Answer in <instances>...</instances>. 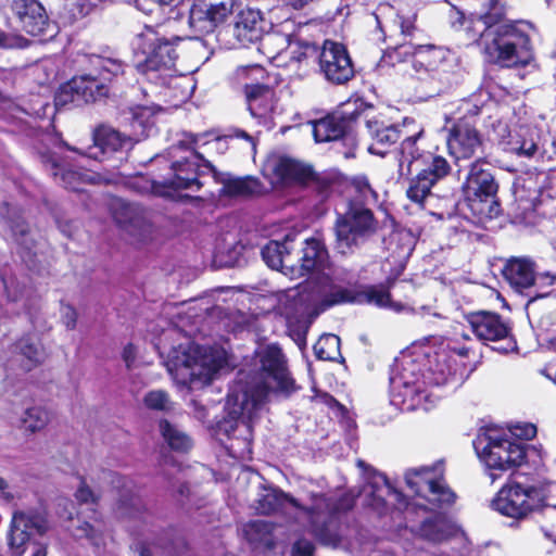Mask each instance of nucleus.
<instances>
[{
    "instance_id": "obj_48",
    "label": "nucleus",
    "mask_w": 556,
    "mask_h": 556,
    "mask_svg": "<svg viewBox=\"0 0 556 556\" xmlns=\"http://www.w3.org/2000/svg\"><path fill=\"white\" fill-rule=\"evenodd\" d=\"M271 525L264 520H253L242 528L243 536L252 544H268Z\"/></svg>"
},
{
    "instance_id": "obj_28",
    "label": "nucleus",
    "mask_w": 556,
    "mask_h": 556,
    "mask_svg": "<svg viewBox=\"0 0 556 556\" xmlns=\"http://www.w3.org/2000/svg\"><path fill=\"white\" fill-rule=\"evenodd\" d=\"M293 240L291 235L285 237L283 242L269 241L262 249V257L264 262L273 269H282L286 275L294 278L295 263L291 256L290 242Z\"/></svg>"
},
{
    "instance_id": "obj_41",
    "label": "nucleus",
    "mask_w": 556,
    "mask_h": 556,
    "mask_svg": "<svg viewBox=\"0 0 556 556\" xmlns=\"http://www.w3.org/2000/svg\"><path fill=\"white\" fill-rule=\"evenodd\" d=\"M159 430L166 444L176 452H188L192 447L191 438L166 419H161Z\"/></svg>"
},
{
    "instance_id": "obj_39",
    "label": "nucleus",
    "mask_w": 556,
    "mask_h": 556,
    "mask_svg": "<svg viewBox=\"0 0 556 556\" xmlns=\"http://www.w3.org/2000/svg\"><path fill=\"white\" fill-rule=\"evenodd\" d=\"M15 350L18 352L16 361L22 363L24 370H30L46 358L45 349L34 336L21 339L16 343Z\"/></svg>"
},
{
    "instance_id": "obj_8",
    "label": "nucleus",
    "mask_w": 556,
    "mask_h": 556,
    "mask_svg": "<svg viewBox=\"0 0 556 556\" xmlns=\"http://www.w3.org/2000/svg\"><path fill=\"white\" fill-rule=\"evenodd\" d=\"M415 367L412 361H403L395 366L390 377L391 401L402 410L427 412L435 405L439 397L424 388Z\"/></svg>"
},
{
    "instance_id": "obj_44",
    "label": "nucleus",
    "mask_w": 556,
    "mask_h": 556,
    "mask_svg": "<svg viewBox=\"0 0 556 556\" xmlns=\"http://www.w3.org/2000/svg\"><path fill=\"white\" fill-rule=\"evenodd\" d=\"M224 192L232 197L251 195L260 190V182L253 177H227L223 181Z\"/></svg>"
},
{
    "instance_id": "obj_27",
    "label": "nucleus",
    "mask_w": 556,
    "mask_h": 556,
    "mask_svg": "<svg viewBox=\"0 0 556 556\" xmlns=\"http://www.w3.org/2000/svg\"><path fill=\"white\" fill-rule=\"evenodd\" d=\"M11 8L18 17L22 28L31 36L45 33L48 17L37 0H10Z\"/></svg>"
},
{
    "instance_id": "obj_40",
    "label": "nucleus",
    "mask_w": 556,
    "mask_h": 556,
    "mask_svg": "<svg viewBox=\"0 0 556 556\" xmlns=\"http://www.w3.org/2000/svg\"><path fill=\"white\" fill-rule=\"evenodd\" d=\"M345 130V123L336 116H327L313 125V135L316 142L338 140L344 136Z\"/></svg>"
},
{
    "instance_id": "obj_19",
    "label": "nucleus",
    "mask_w": 556,
    "mask_h": 556,
    "mask_svg": "<svg viewBox=\"0 0 556 556\" xmlns=\"http://www.w3.org/2000/svg\"><path fill=\"white\" fill-rule=\"evenodd\" d=\"M47 139L53 143V148L50 149L43 146L39 149V154L41 162L51 172V175L58 184L62 185L66 189L83 191V185L94 181L92 173H80L72 169H65L63 166V159L60 156L62 144L59 139L52 136H49Z\"/></svg>"
},
{
    "instance_id": "obj_46",
    "label": "nucleus",
    "mask_w": 556,
    "mask_h": 556,
    "mask_svg": "<svg viewBox=\"0 0 556 556\" xmlns=\"http://www.w3.org/2000/svg\"><path fill=\"white\" fill-rule=\"evenodd\" d=\"M315 355L323 361H337L341 357L340 338L332 333L323 334L314 345Z\"/></svg>"
},
{
    "instance_id": "obj_37",
    "label": "nucleus",
    "mask_w": 556,
    "mask_h": 556,
    "mask_svg": "<svg viewBox=\"0 0 556 556\" xmlns=\"http://www.w3.org/2000/svg\"><path fill=\"white\" fill-rule=\"evenodd\" d=\"M165 79H159L156 85L164 86L166 89L165 94L177 105L189 99L195 88L193 79L186 75H177L172 72L170 75H165Z\"/></svg>"
},
{
    "instance_id": "obj_26",
    "label": "nucleus",
    "mask_w": 556,
    "mask_h": 556,
    "mask_svg": "<svg viewBox=\"0 0 556 556\" xmlns=\"http://www.w3.org/2000/svg\"><path fill=\"white\" fill-rule=\"evenodd\" d=\"M115 222L130 236L143 240L150 233L151 225L144 210L136 203L116 201L113 206Z\"/></svg>"
},
{
    "instance_id": "obj_59",
    "label": "nucleus",
    "mask_w": 556,
    "mask_h": 556,
    "mask_svg": "<svg viewBox=\"0 0 556 556\" xmlns=\"http://www.w3.org/2000/svg\"><path fill=\"white\" fill-rule=\"evenodd\" d=\"M192 414L201 422H206L208 416V408L201 404L199 401L193 400L191 402Z\"/></svg>"
},
{
    "instance_id": "obj_10",
    "label": "nucleus",
    "mask_w": 556,
    "mask_h": 556,
    "mask_svg": "<svg viewBox=\"0 0 556 556\" xmlns=\"http://www.w3.org/2000/svg\"><path fill=\"white\" fill-rule=\"evenodd\" d=\"M475 450L481 462L492 470L505 471L518 467L526 458L523 443L513 440L509 434L494 431L479 435Z\"/></svg>"
},
{
    "instance_id": "obj_53",
    "label": "nucleus",
    "mask_w": 556,
    "mask_h": 556,
    "mask_svg": "<svg viewBox=\"0 0 556 556\" xmlns=\"http://www.w3.org/2000/svg\"><path fill=\"white\" fill-rule=\"evenodd\" d=\"M1 280L8 299L10 301H17V299L22 294V290L16 279L14 277H2Z\"/></svg>"
},
{
    "instance_id": "obj_58",
    "label": "nucleus",
    "mask_w": 556,
    "mask_h": 556,
    "mask_svg": "<svg viewBox=\"0 0 556 556\" xmlns=\"http://www.w3.org/2000/svg\"><path fill=\"white\" fill-rule=\"evenodd\" d=\"M546 515L552 517L551 530H547L545 526H542V530L546 538L556 543V507H547Z\"/></svg>"
},
{
    "instance_id": "obj_32",
    "label": "nucleus",
    "mask_w": 556,
    "mask_h": 556,
    "mask_svg": "<svg viewBox=\"0 0 556 556\" xmlns=\"http://www.w3.org/2000/svg\"><path fill=\"white\" fill-rule=\"evenodd\" d=\"M504 276L513 288L522 292L531 289L535 280L534 263L527 257H514L504 268Z\"/></svg>"
},
{
    "instance_id": "obj_16",
    "label": "nucleus",
    "mask_w": 556,
    "mask_h": 556,
    "mask_svg": "<svg viewBox=\"0 0 556 556\" xmlns=\"http://www.w3.org/2000/svg\"><path fill=\"white\" fill-rule=\"evenodd\" d=\"M466 320L478 340L484 343L502 342L498 348H495L497 351L508 353L517 349L508 325L498 314L479 311L468 314Z\"/></svg>"
},
{
    "instance_id": "obj_52",
    "label": "nucleus",
    "mask_w": 556,
    "mask_h": 556,
    "mask_svg": "<svg viewBox=\"0 0 556 556\" xmlns=\"http://www.w3.org/2000/svg\"><path fill=\"white\" fill-rule=\"evenodd\" d=\"M353 187L363 202H370L377 200L376 192L371 189L366 177L355 178L353 181Z\"/></svg>"
},
{
    "instance_id": "obj_25",
    "label": "nucleus",
    "mask_w": 556,
    "mask_h": 556,
    "mask_svg": "<svg viewBox=\"0 0 556 556\" xmlns=\"http://www.w3.org/2000/svg\"><path fill=\"white\" fill-rule=\"evenodd\" d=\"M266 22L258 10L247 8L241 10L231 27V34L238 46L249 47L263 37Z\"/></svg>"
},
{
    "instance_id": "obj_57",
    "label": "nucleus",
    "mask_w": 556,
    "mask_h": 556,
    "mask_svg": "<svg viewBox=\"0 0 556 556\" xmlns=\"http://www.w3.org/2000/svg\"><path fill=\"white\" fill-rule=\"evenodd\" d=\"M75 497L79 503H93L96 501V495L90 490V488L86 484L85 481H81L76 493Z\"/></svg>"
},
{
    "instance_id": "obj_1",
    "label": "nucleus",
    "mask_w": 556,
    "mask_h": 556,
    "mask_svg": "<svg viewBox=\"0 0 556 556\" xmlns=\"http://www.w3.org/2000/svg\"><path fill=\"white\" fill-rule=\"evenodd\" d=\"M405 481L415 494L412 502L393 489L381 473L369 477L359 497L364 505L380 516L389 511V505H393L391 519L395 526L409 528L425 540L440 543L451 538L457 531L456 526L437 510L450 507L456 496L445 484L441 467L410 469L405 475Z\"/></svg>"
},
{
    "instance_id": "obj_36",
    "label": "nucleus",
    "mask_w": 556,
    "mask_h": 556,
    "mask_svg": "<svg viewBox=\"0 0 556 556\" xmlns=\"http://www.w3.org/2000/svg\"><path fill=\"white\" fill-rule=\"evenodd\" d=\"M12 424L20 426L27 432L35 433L46 428L50 420L49 412L39 406L25 409L14 408L9 416Z\"/></svg>"
},
{
    "instance_id": "obj_5",
    "label": "nucleus",
    "mask_w": 556,
    "mask_h": 556,
    "mask_svg": "<svg viewBox=\"0 0 556 556\" xmlns=\"http://www.w3.org/2000/svg\"><path fill=\"white\" fill-rule=\"evenodd\" d=\"M225 363L222 351L190 343L173 349L165 365L177 384L199 389L208 384Z\"/></svg>"
},
{
    "instance_id": "obj_43",
    "label": "nucleus",
    "mask_w": 556,
    "mask_h": 556,
    "mask_svg": "<svg viewBox=\"0 0 556 556\" xmlns=\"http://www.w3.org/2000/svg\"><path fill=\"white\" fill-rule=\"evenodd\" d=\"M358 302L372 304L378 307H388L394 309L396 312L402 309V305L399 303H394L390 293L384 286H369L366 287L358 294Z\"/></svg>"
},
{
    "instance_id": "obj_35",
    "label": "nucleus",
    "mask_w": 556,
    "mask_h": 556,
    "mask_svg": "<svg viewBox=\"0 0 556 556\" xmlns=\"http://www.w3.org/2000/svg\"><path fill=\"white\" fill-rule=\"evenodd\" d=\"M316 301H318L321 308L325 309L336 304L350 302L352 298L350 292L336 285L328 274L321 273V275L317 277Z\"/></svg>"
},
{
    "instance_id": "obj_55",
    "label": "nucleus",
    "mask_w": 556,
    "mask_h": 556,
    "mask_svg": "<svg viewBox=\"0 0 556 556\" xmlns=\"http://www.w3.org/2000/svg\"><path fill=\"white\" fill-rule=\"evenodd\" d=\"M314 544L305 539L298 540L292 547V556H314Z\"/></svg>"
},
{
    "instance_id": "obj_61",
    "label": "nucleus",
    "mask_w": 556,
    "mask_h": 556,
    "mask_svg": "<svg viewBox=\"0 0 556 556\" xmlns=\"http://www.w3.org/2000/svg\"><path fill=\"white\" fill-rule=\"evenodd\" d=\"M451 351H453L455 354L462 356V357H468L471 351L470 346L467 345H458L456 343H453L450 345Z\"/></svg>"
},
{
    "instance_id": "obj_11",
    "label": "nucleus",
    "mask_w": 556,
    "mask_h": 556,
    "mask_svg": "<svg viewBox=\"0 0 556 556\" xmlns=\"http://www.w3.org/2000/svg\"><path fill=\"white\" fill-rule=\"evenodd\" d=\"M376 230L372 212L363 203L352 201L336 223V249L341 254L354 251Z\"/></svg>"
},
{
    "instance_id": "obj_17",
    "label": "nucleus",
    "mask_w": 556,
    "mask_h": 556,
    "mask_svg": "<svg viewBox=\"0 0 556 556\" xmlns=\"http://www.w3.org/2000/svg\"><path fill=\"white\" fill-rule=\"evenodd\" d=\"M50 523L42 511H15L9 531V546L13 555L22 556L33 534L43 535Z\"/></svg>"
},
{
    "instance_id": "obj_64",
    "label": "nucleus",
    "mask_w": 556,
    "mask_h": 556,
    "mask_svg": "<svg viewBox=\"0 0 556 556\" xmlns=\"http://www.w3.org/2000/svg\"><path fill=\"white\" fill-rule=\"evenodd\" d=\"M541 372L556 384V367L548 365Z\"/></svg>"
},
{
    "instance_id": "obj_31",
    "label": "nucleus",
    "mask_w": 556,
    "mask_h": 556,
    "mask_svg": "<svg viewBox=\"0 0 556 556\" xmlns=\"http://www.w3.org/2000/svg\"><path fill=\"white\" fill-rule=\"evenodd\" d=\"M248 109L254 118L267 125L274 109V91L262 85L247 86Z\"/></svg>"
},
{
    "instance_id": "obj_9",
    "label": "nucleus",
    "mask_w": 556,
    "mask_h": 556,
    "mask_svg": "<svg viewBox=\"0 0 556 556\" xmlns=\"http://www.w3.org/2000/svg\"><path fill=\"white\" fill-rule=\"evenodd\" d=\"M353 497L343 494L340 497L313 495L309 507L301 509L304 511L311 532L323 543L337 546L340 542L337 532L338 515L353 506Z\"/></svg>"
},
{
    "instance_id": "obj_15",
    "label": "nucleus",
    "mask_w": 556,
    "mask_h": 556,
    "mask_svg": "<svg viewBox=\"0 0 556 556\" xmlns=\"http://www.w3.org/2000/svg\"><path fill=\"white\" fill-rule=\"evenodd\" d=\"M238 0H194L188 16V25L197 35L213 33L232 14Z\"/></svg>"
},
{
    "instance_id": "obj_22",
    "label": "nucleus",
    "mask_w": 556,
    "mask_h": 556,
    "mask_svg": "<svg viewBox=\"0 0 556 556\" xmlns=\"http://www.w3.org/2000/svg\"><path fill=\"white\" fill-rule=\"evenodd\" d=\"M497 184L491 173L489 163L478 160L470 165L463 190L470 201H486L493 199L497 192Z\"/></svg>"
},
{
    "instance_id": "obj_49",
    "label": "nucleus",
    "mask_w": 556,
    "mask_h": 556,
    "mask_svg": "<svg viewBox=\"0 0 556 556\" xmlns=\"http://www.w3.org/2000/svg\"><path fill=\"white\" fill-rule=\"evenodd\" d=\"M531 289L533 299L556 296V275L549 271L538 274Z\"/></svg>"
},
{
    "instance_id": "obj_3",
    "label": "nucleus",
    "mask_w": 556,
    "mask_h": 556,
    "mask_svg": "<svg viewBox=\"0 0 556 556\" xmlns=\"http://www.w3.org/2000/svg\"><path fill=\"white\" fill-rule=\"evenodd\" d=\"M452 26L464 30L467 39L478 42L486 59L505 67L527 64L531 58L529 37L521 23L500 22L493 14L465 16L455 11Z\"/></svg>"
},
{
    "instance_id": "obj_63",
    "label": "nucleus",
    "mask_w": 556,
    "mask_h": 556,
    "mask_svg": "<svg viewBox=\"0 0 556 556\" xmlns=\"http://www.w3.org/2000/svg\"><path fill=\"white\" fill-rule=\"evenodd\" d=\"M236 138H242L244 139L251 147V150L254 151L255 150V141H254V138L251 137L248 132H245L244 130H235V135H233Z\"/></svg>"
},
{
    "instance_id": "obj_18",
    "label": "nucleus",
    "mask_w": 556,
    "mask_h": 556,
    "mask_svg": "<svg viewBox=\"0 0 556 556\" xmlns=\"http://www.w3.org/2000/svg\"><path fill=\"white\" fill-rule=\"evenodd\" d=\"M319 71L325 79L343 85L354 77V66L346 48L336 41L325 40L318 54Z\"/></svg>"
},
{
    "instance_id": "obj_21",
    "label": "nucleus",
    "mask_w": 556,
    "mask_h": 556,
    "mask_svg": "<svg viewBox=\"0 0 556 556\" xmlns=\"http://www.w3.org/2000/svg\"><path fill=\"white\" fill-rule=\"evenodd\" d=\"M368 132L372 139V143L368 150L372 154L383 155L384 148L396 142L400 137L407 138L408 134H415L419 127L413 118H404L402 125L387 124L383 121L370 119L366 124Z\"/></svg>"
},
{
    "instance_id": "obj_60",
    "label": "nucleus",
    "mask_w": 556,
    "mask_h": 556,
    "mask_svg": "<svg viewBox=\"0 0 556 556\" xmlns=\"http://www.w3.org/2000/svg\"><path fill=\"white\" fill-rule=\"evenodd\" d=\"M459 109L465 114H470L472 116L479 114L480 112V108L476 103H473L472 100H464Z\"/></svg>"
},
{
    "instance_id": "obj_29",
    "label": "nucleus",
    "mask_w": 556,
    "mask_h": 556,
    "mask_svg": "<svg viewBox=\"0 0 556 556\" xmlns=\"http://www.w3.org/2000/svg\"><path fill=\"white\" fill-rule=\"evenodd\" d=\"M328 253L319 239L311 238L305 240L302 250L300 264H295L294 277L305 276L312 271H323L326 268Z\"/></svg>"
},
{
    "instance_id": "obj_45",
    "label": "nucleus",
    "mask_w": 556,
    "mask_h": 556,
    "mask_svg": "<svg viewBox=\"0 0 556 556\" xmlns=\"http://www.w3.org/2000/svg\"><path fill=\"white\" fill-rule=\"evenodd\" d=\"M275 173L283 180H305L311 172L295 160L281 157L275 165Z\"/></svg>"
},
{
    "instance_id": "obj_42",
    "label": "nucleus",
    "mask_w": 556,
    "mask_h": 556,
    "mask_svg": "<svg viewBox=\"0 0 556 556\" xmlns=\"http://www.w3.org/2000/svg\"><path fill=\"white\" fill-rule=\"evenodd\" d=\"M71 531L76 539H87L97 549L105 544L104 526L98 520L93 523L78 520L76 526L71 527Z\"/></svg>"
},
{
    "instance_id": "obj_2",
    "label": "nucleus",
    "mask_w": 556,
    "mask_h": 556,
    "mask_svg": "<svg viewBox=\"0 0 556 556\" xmlns=\"http://www.w3.org/2000/svg\"><path fill=\"white\" fill-rule=\"evenodd\" d=\"M287 359L277 344L262 345L255 351L253 367L230 389L225 405L226 416L216 424L214 434L232 457L245 459L252 454L253 422L263 410L270 392L293 390Z\"/></svg>"
},
{
    "instance_id": "obj_38",
    "label": "nucleus",
    "mask_w": 556,
    "mask_h": 556,
    "mask_svg": "<svg viewBox=\"0 0 556 556\" xmlns=\"http://www.w3.org/2000/svg\"><path fill=\"white\" fill-rule=\"evenodd\" d=\"M300 507L298 501L277 489H264L256 500L255 509L262 515L285 509L287 506Z\"/></svg>"
},
{
    "instance_id": "obj_51",
    "label": "nucleus",
    "mask_w": 556,
    "mask_h": 556,
    "mask_svg": "<svg viewBox=\"0 0 556 556\" xmlns=\"http://www.w3.org/2000/svg\"><path fill=\"white\" fill-rule=\"evenodd\" d=\"M143 404L148 409L159 412H168L173 408L169 395L163 390L149 391L143 397Z\"/></svg>"
},
{
    "instance_id": "obj_14",
    "label": "nucleus",
    "mask_w": 556,
    "mask_h": 556,
    "mask_svg": "<svg viewBox=\"0 0 556 556\" xmlns=\"http://www.w3.org/2000/svg\"><path fill=\"white\" fill-rule=\"evenodd\" d=\"M451 53L434 46H419L413 55V68L419 79L426 76L438 81L435 92H442L450 86L448 62Z\"/></svg>"
},
{
    "instance_id": "obj_12",
    "label": "nucleus",
    "mask_w": 556,
    "mask_h": 556,
    "mask_svg": "<svg viewBox=\"0 0 556 556\" xmlns=\"http://www.w3.org/2000/svg\"><path fill=\"white\" fill-rule=\"evenodd\" d=\"M422 131V129H418L415 134L407 132V138L403 139L400 149L399 174L401 177L408 176L415 169L418 173H425L428 178H433L437 184L450 173L451 166L443 156L419 150L416 143Z\"/></svg>"
},
{
    "instance_id": "obj_23",
    "label": "nucleus",
    "mask_w": 556,
    "mask_h": 556,
    "mask_svg": "<svg viewBox=\"0 0 556 556\" xmlns=\"http://www.w3.org/2000/svg\"><path fill=\"white\" fill-rule=\"evenodd\" d=\"M94 146L84 153L88 159L103 161L111 153H121L129 150L136 142L130 134H122L109 126H101L93 135Z\"/></svg>"
},
{
    "instance_id": "obj_50",
    "label": "nucleus",
    "mask_w": 556,
    "mask_h": 556,
    "mask_svg": "<svg viewBox=\"0 0 556 556\" xmlns=\"http://www.w3.org/2000/svg\"><path fill=\"white\" fill-rule=\"evenodd\" d=\"M391 243H396L397 247L394 253L400 260H406L412 254L416 239L414 235L408 230H399L391 237Z\"/></svg>"
},
{
    "instance_id": "obj_54",
    "label": "nucleus",
    "mask_w": 556,
    "mask_h": 556,
    "mask_svg": "<svg viewBox=\"0 0 556 556\" xmlns=\"http://www.w3.org/2000/svg\"><path fill=\"white\" fill-rule=\"evenodd\" d=\"M60 313H61V320H62L63 325L67 329H74L76 326V321H77L76 309L71 305L62 304Z\"/></svg>"
},
{
    "instance_id": "obj_56",
    "label": "nucleus",
    "mask_w": 556,
    "mask_h": 556,
    "mask_svg": "<svg viewBox=\"0 0 556 556\" xmlns=\"http://www.w3.org/2000/svg\"><path fill=\"white\" fill-rule=\"evenodd\" d=\"M513 434L523 440H531L536 434V427L532 424L517 425L514 428Z\"/></svg>"
},
{
    "instance_id": "obj_47",
    "label": "nucleus",
    "mask_w": 556,
    "mask_h": 556,
    "mask_svg": "<svg viewBox=\"0 0 556 556\" xmlns=\"http://www.w3.org/2000/svg\"><path fill=\"white\" fill-rule=\"evenodd\" d=\"M434 185L433 178H428L425 173H418L409 182L407 198L417 204H422L430 197Z\"/></svg>"
},
{
    "instance_id": "obj_34",
    "label": "nucleus",
    "mask_w": 556,
    "mask_h": 556,
    "mask_svg": "<svg viewBox=\"0 0 556 556\" xmlns=\"http://www.w3.org/2000/svg\"><path fill=\"white\" fill-rule=\"evenodd\" d=\"M291 38L289 35L271 31L263 35L260 39L257 51L263 54L269 62L277 66L283 65L285 54L290 46Z\"/></svg>"
},
{
    "instance_id": "obj_20",
    "label": "nucleus",
    "mask_w": 556,
    "mask_h": 556,
    "mask_svg": "<svg viewBox=\"0 0 556 556\" xmlns=\"http://www.w3.org/2000/svg\"><path fill=\"white\" fill-rule=\"evenodd\" d=\"M446 144L450 155L458 162L470 159L481 151L483 140L475 125L465 116L458 118L451 128Z\"/></svg>"
},
{
    "instance_id": "obj_13",
    "label": "nucleus",
    "mask_w": 556,
    "mask_h": 556,
    "mask_svg": "<svg viewBox=\"0 0 556 556\" xmlns=\"http://www.w3.org/2000/svg\"><path fill=\"white\" fill-rule=\"evenodd\" d=\"M492 507L500 514L515 519L525 518L529 513L542 509L543 516L552 520V517L545 511L547 507L552 506L545 504L543 491L519 483L503 486L493 500Z\"/></svg>"
},
{
    "instance_id": "obj_7",
    "label": "nucleus",
    "mask_w": 556,
    "mask_h": 556,
    "mask_svg": "<svg viewBox=\"0 0 556 556\" xmlns=\"http://www.w3.org/2000/svg\"><path fill=\"white\" fill-rule=\"evenodd\" d=\"M179 40L178 36L172 39L166 38L160 28L143 26L136 33L132 40L135 51L143 55V60L137 64L138 72L153 84H157L159 79H165V75L177 72L175 68L176 42Z\"/></svg>"
},
{
    "instance_id": "obj_62",
    "label": "nucleus",
    "mask_w": 556,
    "mask_h": 556,
    "mask_svg": "<svg viewBox=\"0 0 556 556\" xmlns=\"http://www.w3.org/2000/svg\"><path fill=\"white\" fill-rule=\"evenodd\" d=\"M135 354H136V351H135V346L131 345V344H128L125 349H124V352H123V357L127 364V367L130 366V363L134 361L135 358Z\"/></svg>"
},
{
    "instance_id": "obj_24",
    "label": "nucleus",
    "mask_w": 556,
    "mask_h": 556,
    "mask_svg": "<svg viewBox=\"0 0 556 556\" xmlns=\"http://www.w3.org/2000/svg\"><path fill=\"white\" fill-rule=\"evenodd\" d=\"M540 131L532 125H519L502 136L498 144L519 157H533L539 149Z\"/></svg>"
},
{
    "instance_id": "obj_33",
    "label": "nucleus",
    "mask_w": 556,
    "mask_h": 556,
    "mask_svg": "<svg viewBox=\"0 0 556 556\" xmlns=\"http://www.w3.org/2000/svg\"><path fill=\"white\" fill-rule=\"evenodd\" d=\"M156 112L157 108L154 105H137L130 109L126 121L135 141L147 138L153 131Z\"/></svg>"
},
{
    "instance_id": "obj_30",
    "label": "nucleus",
    "mask_w": 556,
    "mask_h": 556,
    "mask_svg": "<svg viewBox=\"0 0 556 556\" xmlns=\"http://www.w3.org/2000/svg\"><path fill=\"white\" fill-rule=\"evenodd\" d=\"M319 48L307 41H290L287 53L290 59L289 66L299 78L306 77L315 60H318Z\"/></svg>"
},
{
    "instance_id": "obj_4",
    "label": "nucleus",
    "mask_w": 556,
    "mask_h": 556,
    "mask_svg": "<svg viewBox=\"0 0 556 556\" xmlns=\"http://www.w3.org/2000/svg\"><path fill=\"white\" fill-rule=\"evenodd\" d=\"M207 134L186 136L179 144L173 149V154L176 155L178 151H185L187 155L181 156L179 160L173 162L168 175L160 181L153 184L155 193L175 198L184 190L198 191L201 188L199 176L201 167H206L213 170V166L208 161L203 160V153L199 150L205 148V152L210 153L212 150H220L225 146V141L220 138L205 140Z\"/></svg>"
},
{
    "instance_id": "obj_6",
    "label": "nucleus",
    "mask_w": 556,
    "mask_h": 556,
    "mask_svg": "<svg viewBox=\"0 0 556 556\" xmlns=\"http://www.w3.org/2000/svg\"><path fill=\"white\" fill-rule=\"evenodd\" d=\"M91 63L94 66L92 72L75 76L61 86L55 96V106L97 101L108 94L109 81L125 72V65L118 59L94 56Z\"/></svg>"
}]
</instances>
